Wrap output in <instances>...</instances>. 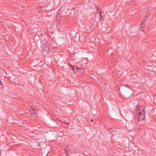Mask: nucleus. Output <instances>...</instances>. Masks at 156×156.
<instances>
[{"label":"nucleus","instance_id":"9d476101","mask_svg":"<svg viewBox=\"0 0 156 156\" xmlns=\"http://www.w3.org/2000/svg\"><path fill=\"white\" fill-rule=\"evenodd\" d=\"M150 15L149 14H148L147 15V17H148L149 16H150Z\"/></svg>","mask_w":156,"mask_h":156},{"label":"nucleus","instance_id":"423d86ee","mask_svg":"<svg viewBox=\"0 0 156 156\" xmlns=\"http://www.w3.org/2000/svg\"><path fill=\"white\" fill-rule=\"evenodd\" d=\"M76 69V70H77L78 69V68L77 67H74L73 66H72V70L74 72H75V69Z\"/></svg>","mask_w":156,"mask_h":156},{"label":"nucleus","instance_id":"0eeeda50","mask_svg":"<svg viewBox=\"0 0 156 156\" xmlns=\"http://www.w3.org/2000/svg\"><path fill=\"white\" fill-rule=\"evenodd\" d=\"M75 155L72 153H68L67 156H74Z\"/></svg>","mask_w":156,"mask_h":156},{"label":"nucleus","instance_id":"1a4fd4ad","mask_svg":"<svg viewBox=\"0 0 156 156\" xmlns=\"http://www.w3.org/2000/svg\"><path fill=\"white\" fill-rule=\"evenodd\" d=\"M60 122L62 123V122H61V121H60ZM62 123H65L66 125H69V123H65V122H62Z\"/></svg>","mask_w":156,"mask_h":156},{"label":"nucleus","instance_id":"6e6552de","mask_svg":"<svg viewBox=\"0 0 156 156\" xmlns=\"http://www.w3.org/2000/svg\"><path fill=\"white\" fill-rule=\"evenodd\" d=\"M143 22H142L141 23V27H140V28L142 27V28H144V26H143Z\"/></svg>","mask_w":156,"mask_h":156},{"label":"nucleus","instance_id":"7ed1b4c3","mask_svg":"<svg viewBox=\"0 0 156 156\" xmlns=\"http://www.w3.org/2000/svg\"><path fill=\"white\" fill-rule=\"evenodd\" d=\"M97 11L98 13H99L100 14L99 15V19L101 21V20H103V19L101 20V19L102 18L103 16L102 15V14L101 13L102 12V11H100V10L99 9V8H98V7H97Z\"/></svg>","mask_w":156,"mask_h":156},{"label":"nucleus","instance_id":"39448f33","mask_svg":"<svg viewBox=\"0 0 156 156\" xmlns=\"http://www.w3.org/2000/svg\"><path fill=\"white\" fill-rule=\"evenodd\" d=\"M108 133H115V130H113L111 129H108Z\"/></svg>","mask_w":156,"mask_h":156},{"label":"nucleus","instance_id":"f257e3e1","mask_svg":"<svg viewBox=\"0 0 156 156\" xmlns=\"http://www.w3.org/2000/svg\"><path fill=\"white\" fill-rule=\"evenodd\" d=\"M136 116H135V122L136 124L139 122V119L144 120L145 117V108L143 105H138L136 107Z\"/></svg>","mask_w":156,"mask_h":156},{"label":"nucleus","instance_id":"20e7f679","mask_svg":"<svg viewBox=\"0 0 156 156\" xmlns=\"http://www.w3.org/2000/svg\"><path fill=\"white\" fill-rule=\"evenodd\" d=\"M37 111L35 109H32L30 110V112L31 114L35 115L37 113Z\"/></svg>","mask_w":156,"mask_h":156},{"label":"nucleus","instance_id":"f03ea898","mask_svg":"<svg viewBox=\"0 0 156 156\" xmlns=\"http://www.w3.org/2000/svg\"><path fill=\"white\" fill-rule=\"evenodd\" d=\"M43 48L42 50V55L45 56L48 52L49 45H47V43H44L43 45Z\"/></svg>","mask_w":156,"mask_h":156}]
</instances>
